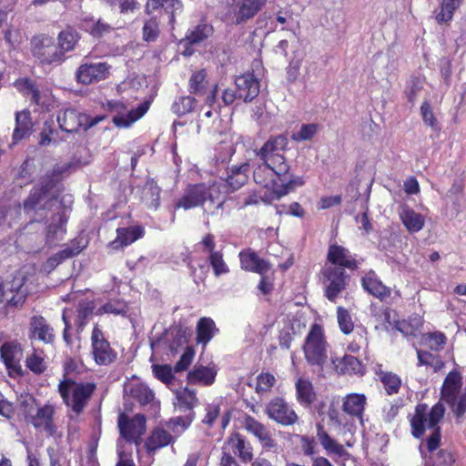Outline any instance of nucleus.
Here are the masks:
<instances>
[{
    "mask_svg": "<svg viewBox=\"0 0 466 466\" xmlns=\"http://www.w3.org/2000/svg\"><path fill=\"white\" fill-rule=\"evenodd\" d=\"M288 144L286 135L271 136L256 151L257 157L262 162L254 169V181L270 189L272 199H280L305 183L303 177L294 176L290 172V166L284 157Z\"/></svg>",
    "mask_w": 466,
    "mask_h": 466,
    "instance_id": "1",
    "label": "nucleus"
},
{
    "mask_svg": "<svg viewBox=\"0 0 466 466\" xmlns=\"http://www.w3.org/2000/svg\"><path fill=\"white\" fill-rule=\"evenodd\" d=\"M445 408L441 402H438L431 409L426 404L420 403L415 407L413 415L410 420L411 434L415 438H420L427 429H433V432L427 440V448L433 454L441 441L440 428L438 423L442 420Z\"/></svg>",
    "mask_w": 466,
    "mask_h": 466,
    "instance_id": "2",
    "label": "nucleus"
},
{
    "mask_svg": "<svg viewBox=\"0 0 466 466\" xmlns=\"http://www.w3.org/2000/svg\"><path fill=\"white\" fill-rule=\"evenodd\" d=\"M221 187L222 185L218 182H213L208 185L203 183L189 185L185 189L183 196L175 203L174 208L176 209L184 208L187 210L200 207L207 200H209L211 203L218 201L216 209L218 211L224 205V201L220 200ZM212 214H215V212H212ZM216 214H218V212H216Z\"/></svg>",
    "mask_w": 466,
    "mask_h": 466,
    "instance_id": "3",
    "label": "nucleus"
},
{
    "mask_svg": "<svg viewBox=\"0 0 466 466\" xmlns=\"http://www.w3.org/2000/svg\"><path fill=\"white\" fill-rule=\"evenodd\" d=\"M57 389L66 406L78 415L87 406L96 386L93 382H77L72 378H65L59 381Z\"/></svg>",
    "mask_w": 466,
    "mask_h": 466,
    "instance_id": "4",
    "label": "nucleus"
},
{
    "mask_svg": "<svg viewBox=\"0 0 466 466\" xmlns=\"http://www.w3.org/2000/svg\"><path fill=\"white\" fill-rule=\"evenodd\" d=\"M329 348L323 328L316 323L311 325L303 344V352L307 363L322 371L330 359Z\"/></svg>",
    "mask_w": 466,
    "mask_h": 466,
    "instance_id": "5",
    "label": "nucleus"
},
{
    "mask_svg": "<svg viewBox=\"0 0 466 466\" xmlns=\"http://www.w3.org/2000/svg\"><path fill=\"white\" fill-rule=\"evenodd\" d=\"M349 279V275L342 268L324 266L320 271V279L324 285L325 297L329 301L336 302L346 289Z\"/></svg>",
    "mask_w": 466,
    "mask_h": 466,
    "instance_id": "6",
    "label": "nucleus"
},
{
    "mask_svg": "<svg viewBox=\"0 0 466 466\" xmlns=\"http://www.w3.org/2000/svg\"><path fill=\"white\" fill-rule=\"evenodd\" d=\"M104 119L105 116H96L91 118L89 116L73 108H67L57 115L60 128L67 133L76 132L81 127L87 130Z\"/></svg>",
    "mask_w": 466,
    "mask_h": 466,
    "instance_id": "7",
    "label": "nucleus"
},
{
    "mask_svg": "<svg viewBox=\"0 0 466 466\" xmlns=\"http://www.w3.org/2000/svg\"><path fill=\"white\" fill-rule=\"evenodd\" d=\"M33 56L43 65L63 61V51H59L55 40L47 35H38L31 40Z\"/></svg>",
    "mask_w": 466,
    "mask_h": 466,
    "instance_id": "8",
    "label": "nucleus"
},
{
    "mask_svg": "<svg viewBox=\"0 0 466 466\" xmlns=\"http://www.w3.org/2000/svg\"><path fill=\"white\" fill-rule=\"evenodd\" d=\"M265 412L270 420L282 426L294 425L299 420L296 411L280 397L270 400L266 405Z\"/></svg>",
    "mask_w": 466,
    "mask_h": 466,
    "instance_id": "9",
    "label": "nucleus"
},
{
    "mask_svg": "<svg viewBox=\"0 0 466 466\" xmlns=\"http://www.w3.org/2000/svg\"><path fill=\"white\" fill-rule=\"evenodd\" d=\"M117 424L121 436L127 441H133L136 445L140 443V438L146 432V418L144 415L136 414L130 419L121 413L118 416Z\"/></svg>",
    "mask_w": 466,
    "mask_h": 466,
    "instance_id": "10",
    "label": "nucleus"
},
{
    "mask_svg": "<svg viewBox=\"0 0 466 466\" xmlns=\"http://www.w3.org/2000/svg\"><path fill=\"white\" fill-rule=\"evenodd\" d=\"M108 106L112 111L116 113L113 117V123L117 127L127 128L147 113L149 108V102L146 101L131 110H127L126 106L120 102H108Z\"/></svg>",
    "mask_w": 466,
    "mask_h": 466,
    "instance_id": "11",
    "label": "nucleus"
},
{
    "mask_svg": "<svg viewBox=\"0 0 466 466\" xmlns=\"http://www.w3.org/2000/svg\"><path fill=\"white\" fill-rule=\"evenodd\" d=\"M91 340L92 353L97 364L108 365L116 359V352L110 347L97 325L93 328Z\"/></svg>",
    "mask_w": 466,
    "mask_h": 466,
    "instance_id": "12",
    "label": "nucleus"
},
{
    "mask_svg": "<svg viewBox=\"0 0 466 466\" xmlns=\"http://www.w3.org/2000/svg\"><path fill=\"white\" fill-rule=\"evenodd\" d=\"M110 66L104 62L84 64L76 71V79L84 85L105 79L109 75Z\"/></svg>",
    "mask_w": 466,
    "mask_h": 466,
    "instance_id": "13",
    "label": "nucleus"
},
{
    "mask_svg": "<svg viewBox=\"0 0 466 466\" xmlns=\"http://www.w3.org/2000/svg\"><path fill=\"white\" fill-rule=\"evenodd\" d=\"M325 266H335L354 270L358 268L355 258L350 254V250L342 246L330 245L327 254V263Z\"/></svg>",
    "mask_w": 466,
    "mask_h": 466,
    "instance_id": "14",
    "label": "nucleus"
},
{
    "mask_svg": "<svg viewBox=\"0 0 466 466\" xmlns=\"http://www.w3.org/2000/svg\"><path fill=\"white\" fill-rule=\"evenodd\" d=\"M29 339H38L46 344H52L56 339V333L44 317L35 315L30 319Z\"/></svg>",
    "mask_w": 466,
    "mask_h": 466,
    "instance_id": "15",
    "label": "nucleus"
},
{
    "mask_svg": "<svg viewBox=\"0 0 466 466\" xmlns=\"http://www.w3.org/2000/svg\"><path fill=\"white\" fill-rule=\"evenodd\" d=\"M244 427L259 441L262 447L268 451L277 450V441L272 438L270 431L264 424L251 416H247L244 420Z\"/></svg>",
    "mask_w": 466,
    "mask_h": 466,
    "instance_id": "16",
    "label": "nucleus"
},
{
    "mask_svg": "<svg viewBox=\"0 0 466 466\" xmlns=\"http://www.w3.org/2000/svg\"><path fill=\"white\" fill-rule=\"evenodd\" d=\"M235 84L238 100L250 102L259 93V83L253 74L248 73L238 76Z\"/></svg>",
    "mask_w": 466,
    "mask_h": 466,
    "instance_id": "17",
    "label": "nucleus"
},
{
    "mask_svg": "<svg viewBox=\"0 0 466 466\" xmlns=\"http://www.w3.org/2000/svg\"><path fill=\"white\" fill-rule=\"evenodd\" d=\"M55 410L52 405L46 404L37 409L35 415L30 417V422L35 429L44 431L48 435L53 436L56 433V428L54 424Z\"/></svg>",
    "mask_w": 466,
    "mask_h": 466,
    "instance_id": "18",
    "label": "nucleus"
},
{
    "mask_svg": "<svg viewBox=\"0 0 466 466\" xmlns=\"http://www.w3.org/2000/svg\"><path fill=\"white\" fill-rule=\"evenodd\" d=\"M399 216L402 224L410 233L419 232L424 227V216L416 212L406 204L400 208Z\"/></svg>",
    "mask_w": 466,
    "mask_h": 466,
    "instance_id": "19",
    "label": "nucleus"
},
{
    "mask_svg": "<svg viewBox=\"0 0 466 466\" xmlns=\"http://www.w3.org/2000/svg\"><path fill=\"white\" fill-rule=\"evenodd\" d=\"M3 361L8 370H18L22 357V348L16 340L5 342L0 348Z\"/></svg>",
    "mask_w": 466,
    "mask_h": 466,
    "instance_id": "20",
    "label": "nucleus"
},
{
    "mask_svg": "<svg viewBox=\"0 0 466 466\" xmlns=\"http://www.w3.org/2000/svg\"><path fill=\"white\" fill-rule=\"evenodd\" d=\"M241 268L247 271L263 274L269 269V265L252 249H245L239 253Z\"/></svg>",
    "mask_w": 466,
    "mask_h": 466,
    "instance_id": "21",
    "label": "nucleus"
},
{
    "mask_svg": "<svg viewBox=\"0 0 466 466\" xmlns=\"http://www.w3.org/2000/svg\"><path fill=\"white\" fill-rule=\"evenodd\" d=\"M223 449L224 451L231 450L243 462H249L253 459L251 445L238 433L231 435Z\"/></svg>",
    "mask_w": 466,
    "mask_h": 466,
    "instance_id": "22",
    "label": "nucleus"
},
{
    "mask_svg": "<svg viewBox=\"0 0 466 466\" xmlns=\"http://www.w3.org/2000/svg\"><path fill=\"white\" fill-rule=\"evenodd\" d=\"M296 399L298 402L304 408L310 407L317 399L312 382L303 377H299L295 382Z\"/></svg>",
    "mask_w": 466,
    "mask_h": 466,
    "instance_id": "23",
    "label": "nucleus"
},
{
    "mask_svg": "<svg viewBox=\"0 0 466 466\" xmlns=\"http://www.w3.org/2000/svg\"><path fill=\"white\" fill-rule=\"evenodd\" d=\"M462 386V377L457 370L450 371L441 387V398L446 401H453L458 395Z\"/></svg>",
    "mask_w": 466,
    "mask_h": 466,
    "instance_id": "24",
    "label": "nucleus"
},
{
    "mask_svg": "<svg viewBox=\"0 0 466 466\" xmlns=\"http://www.w3.org/2000/svg\"><path fill=\"white\" fill-rule=\"evenodd\" d=\"M249 167L247 163L242 164L238 167H232L228 175L226 178L225 183L218 182L222 185L221 187V194L226 192L224 189L226 187L231 188V190H237L240 188L247 181H248V171Z\"/></svg>",
    "mask_w": 466,
    "mask_h": 466,
    "instance_id": "25",
    "label": "nucleus"
},
{
    "mask_svg": "<svg viewBox=\"0 0 466 466\" xmlns=\"http://www.w3.org/2000/svg\"><path fill=\"white\" fill-rule=\"evenodd\" d=\"M182 4L179 0H147V12H153L160 9V13L167 15L169 24L174 23L175 15L177 12H180Z\"/></svg>",
    "mask_w": 466,
    "mask_h": 466,
    "instance_id": "26",
    "label": "nucleus"
},
{
    "mask_svg": "<svg viewBox=\"0 0 466 466\" xmlns=\"http://www.w3.org/2000/svg\"><path fill=\"white\" fill-rule=\"evenodd\" d=\"M66 221L67 218L64 213H57L53 216L52 222L46 230V244L47 246H55L58 240L63 238Z\"/></svg>",
    "mask_w": 466,
    "mask_h": 466,
    "instance_id": "27",
    "label": "nucleus"
},
{
    "mask_svg": "<svg viewBox=\"0 0 466 466\" xmlns=\"http://www.w3.org/2000/svg\"><path fill=\"white\" fill-rule=\"evenodd\" d=\"M361 284L363 289L370 295L384 299L390 297V290L378 279L376 274L372 271L367 273L361 279Z\"/></svg>",
    "mask_w": 466,
    "mask_h": 466,
    "instance_id": "28",
    "label": "nucleus"
},
{
    "mask_svg": "<svg viewBox=\"0 0 466 466\" xmlns=\"http://www.w3.org/2000/svg\"><path fill=\"white\" fill-rule=\"evenodd\" d=\"M143 236V228L141 227H130L127 228H118L116 238L110 242V247L117 249L130 245Z\"/></svg>",
    "mask_w": 466,
    "mask_h": 466,
    "instance_id": "29",
    "label": "nucleus"
},
{
    "mask_svg": "<svg viewBox=\"0 0 466 466\" xmlns=\"http://www.w3.org/2000/svg\"><path fill=\"white\" fill-rule=\"evenodd\" d=\"M366 405V397L363 394L351 393L348 394L343 400L342 410L350 416L359 419L362 418Z\"/></svg>",
    "mask_w": 466,
    "mask_h": 466,
    "instance_id": "30",
    "label": "nucleus"
},
{
    "mask_svg": "<svg viewBox=\"0 0 466 466\" xmlns=\"http://www.w3.org/2000/svg\"><path fill=\"white\" fill-rule=\"evenodd\" d=\"M173 442L174 437L171 433L162 428H156L147 438L146 447L147 451L151 453Z\"/></svg>",
    "mask_w": 466,
    "mask_h": 466,
    "instance_id": "31",
    "label": "nucleus"
},
{
    "mask_svg": "<svg viewBox=\"0 0 466 466\" xmlns=\"http://www.w3.org/2000/svg\"><path fill=\"white\" fill-rule=\"evenodd\" d=\"M331 363L337 372L342 374H359L362 373V365L354 356L346 355L341 359L330 358Z\"/></svg>",
    "mask_w": 466,
    "mask_h": 466,
    "instance_id": "32",
    "label": "nucleus"
},
{
    "mask_svg": "<svg viewBox=\"0 0 466 466\" xmlns=\"http://www.w3.org/2000/svg\"><path fill=\"white\" fill-rule=\"evenodd\" d=\"M33 127L30 112L23 110L15 114V127L13 132V144H17L24 139Z\"/></svg>",
    "mask_w": 466,
    "mask_h": 466,
    "instance_id": "33",
    "label": "nucleus"
},
{
    "mask_svg": "<svg viewBox=\"0 0 466 466\" xmlns=\"http://www.w3.org/2000/svg\"><path fill=\"white\" fill-rule=\"evenodd\" d=\"M317 436L321 446L328 453H332L341 458L349 455L344 447L332 439L320 424L317 426Z\"/></svg>",
    "mask_w": 466,
    "mask_h": 466,
    "instance_id": "34",
    "label": "nucleus"
},
{
    "mask_svg": "<svg viewBox=\"0 0 466 466\" xmlns=\"http://www.w3.org/2000/svg\"><path fill=\"white\" fill-rule=\"evenodd\" d=\"M216 376L217 370L214 368L198 366L188 372L187 380L189 383L209 386L214 383Z\"/></svg>",
    "mask_w": 466,
    "mask_h": 466,
    "instance_id": "35",
    "label": "nucleus"
},
{
    "mask_svg": "<svg viewBox=\"0 0 466 466\" xmlns=\"http://www.w3.org/2000/svg\"><path fill=\"white\" fill-rule=\"evenodd\" d=\"M267 0H240L237 13V23L245 22L258 14Z\"/></svg>",
    "mask_w": 466,
    "mask_h": 466,
    "instance_id": "36",
    "label": "nucleus"
},
{
    "mask_svg": "<svg viewBox=\"0 0 466 466\" xmlns=\"http://www.w3.org/2000/svg\"><path fill=\"white\" fill-rule=\"evenodd\" d=\"M213 26L208 23H200L189 28L186 34L185 41L189 45L199 44L213 34Z\"/></svg>",
    "mask_w": 466,
    "mask_h": 466,
    "instance_id": "37",
    "label": "nucleus"
},
{
    "mask_svg": "<svg viewBox=\"0 0 466 466\" xmlns=\"http://www.w3.org/2000/svg\"><path fill=\"white\" fill-rule=\"evenodd\" d=\"M160 187L154 180H148L143 189V201L148 208L157 210L160 205Z\"/></svg>",
    "mask_w": 466,
    "mask_h": 466,
    "instance_id": "38",
    "label": "nucleus"
},
{
    "mask_svg": "<svg viewBox=\"0 0 466 466\" xmlns=\"http://www.w3.org/2000/svg\"><path fill=\"white\" fill-rule=\"evenodd\" d=\"M216 325L210 318H201L197 325V339L199 343L206 345L214 336Z\"/></svg>",
    "mask_w": 466,
    "mask_h": 466,
    "instance_id": "39",
    "label": "nucleus"
},
{
    "mask_svg": "<svg viewBox=\"0 0 466 466\" xmlns=\"http://www.w3.org/2000/svg\"><path fill=\"white\" fill-rule=\"evenodd\" d=\"M130 395L141 405H147L154 400V392L145 383H135L131 386Z\"/></svg>",
    "mask_w": 466,
    "mask_h": 466,
    "instance_id": "40",
    "label": "nucleus"
},
{
    "mask_svg": "<svg viewBox=\"0 0 466 466\" xmlns=\"http://www.w3.org/2000/svg\"><path fill=\"white\" fill-rule=\"evenodd\" d=\"M128 311L127 303L120 299H112L101 306L97 310V315L113 314L115 316H125Z\"/></svg>",
    "mask_w": 466,
    "mask_h": 466,
    "instance_id": "41",
    "label": "nucleus"
},
{
    "mask_svg": "<svg viewBox=\"0 0 466 466\" xmlns=\"http://www.w3.org/2000/svg\"><path fill=\"white\" fill-rule=\"evenodd\" d=\"M461 0H443L441 11L436 15V21L439 24L450 22L455 10L461 5Z\"/></svg>",
    "mask_w": 466,
    "mask_h": 466,
    "instance_id": "42",
    "label": "nucleus"
},
{
    "mask_svg": "<svg viewBox=\"0 0 466 466\" xmlns=\"http://www.w3.org/2000/svg\"><path fill=\"white\" fill-rule=\"evenodd\" d=\"M25 366L35 374L43 373L46 369L44 352L34 349L33 352L26 357Z\"/></svg>",
    "mask_w": 466,
    "mask_h": 466,
    "instance_id": "43",
    "label": "nucleus"
},
{
    "mask_svg": "<svg viewBox=\"0 0 466 466\" xmlns=\"http://www.w3.org/2000/svg\"><path fill=\"white\" fill-rule=\"evenodd\" d=\"M78 40V35L76 31L68 28L59 33L58 35V48L63 51V56L66 52L74 49Z\"/></svg>",
    "mask_w": 466,
    "mask_h": 466,
    "instance_id": "44",
    "label": "nucleus"
},
{
    "mask_svg": "<svg viewBox=\"0 0 466 466\" xmlns=\"http://www.w3.org/2000/svg\"><path fill=\"white\" fill-rule=\"evenodd\" d=\"M197 106V101L190 96H184L177 98L172 105V111L177 116H184L191 113Z\"/></svg>",
    "mask_w": 466,
    "mask_h": 466,
    "instance_id": "45",
    "label": "nucleus"
},
{
    "mask_svg": "<svg viewBox=\"0 0 466 466\" xmlns=\"http://www.w3.org/2000/svg\"><path fill=\"white\" fill-rule=\"evenodd\" d=\"M95 303L93 301H82L78 305L76 325L78 330H83L91 316L94 314Z\"/></svg>",
    "mask_w": 466,
    "mask_h": 466,
    "instance_id": "46",
    "label": "nucleus"
},
{
    "mask_svg": "<svg viewBox=\"0 0 466 466\" xmlns=\"http://www.w3.org/2000/svg\"><path fill=\"white\" fill-rule=\"evenodd\" d=\"M192 420L189 417H176L166 422V427L172 431L174 441L179 437L191 424Z\"/></svg>",
    "mask_w": 466,
    "mask_h": 466,
    "instance_id": "47",
    "label": "nucleus"
},
{
    "mask_svg": "<svg viewBox=\"0 0 466 466\" xmlns=\"http://www.w3.org/2000/svg\"><path fill=\"white\" fill-rule=\"evenodd\" d=\"M86 30L95 37H102L111 34L115 27L102 19L91 21L86 25Z\"/></svg>",
    "mask_w": 466,
    "mask_h": 466,
    "instance_id": "48",
    "label": "nucleus"
},
{
    "mask_svg": "<svg viewBox=\"0 0 466 466\" xmlns=\"http://www.w3.org/2000/svg\"><path fill=\"white\" fill-rule=\"evenodd\" d=\"M424 87V79L420 77H411L406 86L405 94L407 96L408 101L410 104H414L420 92L422 91Z\"/></svg>",
    "mask_w": 466,
    "mask_h": 466,
    "instance_id": "49",
    "label": "nucleus"
},
{
    "mask_svg": "<svg viewBox=\"0 0 466 466\" xmlns=\"http://www.w3.org/2000/svg\"><path fill=\"white\" fill-rule=\"evenodd\" d=\"M425 345L433 351H441L447 342V337L441 331L430 332L424 335Z\"/></svg>",
    "mask_w": 466,
    "mask_h": 466,
    "instance_id": "50",
    "label": "nucleus"
},
{
    "mask_svg": "<svg viewBox=\"0 0 466 466\" xmlns=\"http://www.w3.org/2000/svg\"><path fill=\"white\" fill-rule=\"evenodd\" d=\"M208 261L216 277H219L229 272V268L225 262L223 253L221 251H217L208 255Z\"/></svg>",
    "mask_w": 466,
    "mask_h": 466,
    "instance_id": "51",
    "label": "nucleus"
},
{
    "mask_svg": "<svg viewBox=\"0 0 466 466\" xmlns=\"http://www.w3.org/2000/svg\"><path fill=\"white\" fill-rule=\"evenodd\" d=\"M444 215L450 219L457 218L462 211L463 198H445Z\"/></svg>",
    "mask_w": 466,
    "mask_h": 466,
    "instance_id": "52",
    "label": "nucleus"
},
{
    "mask_svg": "<svg viewBox=\"0 0 466 466\" xmlns=\"http://www.w3.org/2000/svg\"><path fill=\"white\" fill-rule=\"evenodd\" d=\"M380 381L383 383L384 389L389 395L398 393L401 385L400 377L391 372L381 373Z\"/></svg>",
    "mask_w": 466,
    "mask_h": 466,
    "instance_id": "53",
    "label": "nucleus"
},
{
    "mask_svg": "<svg viewBox=\"0 0 466 466\" xmlns=\"http://www.w3.org/2000/svg\"><path fill=\"white\" fill-rule=\"evenodd\" d=\"M337 320L340 330L344 334H350L353 331L354 323L348 309L343 307L337 308Z\"/></svg>",
    "mask_w": 466,
    "mask_h": 466,
    "instance_id": "54",
    "label": "nucleus"
},
{
    "mask_svg": "<svg viewBox=\"0 0 466 466\" xmlns=\"http://www.w3.org/2000/svg\"><path fill=\"white\" fill-rule=\"evenodd\" d=\"M276 381V378L273 374L269 372H261L257 377L256 392L258 394L269 392Z\"/></svg>",
    "mask_w": 466,
    "mask_h": 466,
    "instance_id": "55",
    "label": "nucleus"
},
{
    "mask_svg": "<svg viewBox=\"0 0 466 466\" xmlns=\"http://www.w3.org/2000/svg\"><path fill=\"white\" fill-rule=\"evenodd\" d=\"M207 74L199 70L192 74L189 78V91L195 95L202 94L206 85Z\"/></svg>",
    "mask_w": 466,
    "mask_h": 466,
    "instance_id": "56",
    "label": "nucleus"
},
{
    "mask_svg": "<svg viewBox=\"0 0 466 466\" xmlns=\"http://www.w3.org/2000/svg\"><path fill=\"white\" fill-rule=\"evenodd\" d=\"M368 331L361 329L354 334L353 339L348 344V350L352 353H358L361 349L367 348Z\"/></svg>",
    "mask_w": 466,
    "mask_h": 466,
    "instance_id": "57",
    "label": "nucleus"
},
{
    "mask_svg": "<svg viewBox=\"0 0 466 466\" xmlns=\"http://www.w3.org/2000/svg\"><path fill=\"white\" fill-rule=\"evenodd\" d=\"M318 128L317 124L302 125L299 132L291 135V138L297 142L310 140L316 135Z\"/></svg>",
    "mask_w": 466,
    "mask_h": 466,
    "instance_id": "58",
    "label": "nucleus"
},
{
    "mask_svg": "<svg viewBox=\"0 0 466 466\" xmlns=\"http://www.w3.org/2000/svg\"><path fill=\"white\" fill-rule=\"evenodd\" d=\"M152 370L156 378L166 384H169L174 380L173 370L172 368L166 365H157L154 364L152 366Z\"/></svg>",
    "mask_w": 466,
    "mask_h": 466,
    "instance_id": "59",
    "label": "nucleus"
},
{
    "mask_svg": "<svg viewBox=\"0 0 466 466\" xmlns=\"http://www.w3.org/2000/svg\"><path fill=\"white\" fill-rule=\"evenodd\" d=\"M420 114L425 125L433 130L439 129L438 121L433 114L432 108L428 101H424L420 106Z\"/></svg>",
    "mask_w": 466,
    "mask_h": 466,
    "instance_id": "60",
    "label": "nucleus"
},
{
    "mask_svg": "<svg viewBox=\"0 0 466 466\" xmlns=\"http://www.w3.org/2000/svg\"><path fill=\"white\" fill-rule=\"evenodd\" d=\"M194 356V350L191 347H187V349L181 355L179 360L176 363L174 367V371L182 372L184 370H187L190 364L192 363Z\"/></svg>",
    "mask_w": 466,
    "mask_h": 466,
    "instance_id": "61",
    "label": "nucleus"
},
{
    "mask_svg": "<svg viewBox=\"0 0 466 466\" xmlns=\"http://www.w3.org/2000/svg\"><path fill=\"white\" fill-rule=\"evenodd\" d=\"M433 466H451L454 462L453 454L447 450H440L431 455Z\"/></svg>",
    "mask_w": 466,
    "mask_h": 466,
    "instance_id": "62",
    "label": "nucleus"
},
{
    "mask_svg": "<svg viewBox=\"0 0 466 466\" xmlns=\"http://www.w3.org/2000/svg\"><path fill=\"white\" fill-rule=\"evenodd\" d=\"M457 418H461L466 411V393L460 394L453 401H446Z\"/></svg>",
    "mask_w": 466,
    "mask_h": 466,
    "instance_id": "63",
    "label": "nucleus"
},
{
    "mask_svg": "<svg viewBox=\"0 0 466 466\" xmlns=\"http://www.w3.org/2000/svg\"><path fill=\"white\" fill-rule=\"evenodd\" d=\"M177 399L187 409H192L198 401L195 391L187 388L177 394Z\"/></svg>",
    "mask_w": 466,
    "mask_h": 466,
    "instance_id": "64",
    "label": "nucleus"
}]
</instances>
